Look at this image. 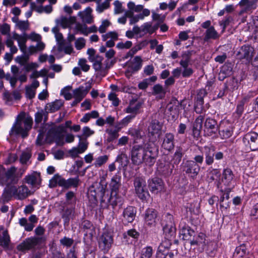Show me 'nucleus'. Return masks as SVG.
<instances>
[{
  "instance_id": "nucleus-2",
  "label": "nucleus",
  "mask_w": 258,
  "mask_h": 258,
  "mask_svg": "<svg viewBox=\"0 0 258 258\" xmlns=\"http://www.w3.org/2000/svg\"><path fill=\"white\" fill-rule=\"evenodd\" d=\"M32 123L33 119L31 116H26L24 113L21 114L17 116L10 131V135L15 133L16 135H21L23 138H25L32 128Z\"/></svg>"
},
{
  "instance_id": "nucleus-17",
  "label": "nucleus",
  "mask_w": 258,
  "mask_h": 258,
  "mask_svg": "<svg viewBox=\"0 0 258 258\" xmlns=\"http://www.w3.org/2000/svg\"><path fill=\"white\" fill-rule=\"evenodd\" d=\"M167 219L169 220V223L166 224L163 226V231L166 238L169 239L174 237L175 235L176 228L173 222V217L171 215H168Z\"/></svg>"
},
{
  "instance_id": "nucleus-45",
  "label": "nucleus",
  "mask_w": 258,
  "mask_h": 258,
  "mask_svg": "<svg viewBox=\"0 0 258 258\" xmlns=\"http://www.w3.org/2000/svg\"><path fill=\"white\" fill-rule=\"evenodd\" d=\"M173 166L170 168V165L167 164L163 166L162 164L159 165L158 169V170L162 173V174L165 175H168L172 172Z\"/></svg>"
},
{
  "instance_id": "nucleus-7",
  "label": "nucleus",
  "mask_w": 258,
  "mask_h": 258,
  "mask_svg": "<svg viewBox=\"0 0 258 258\" xmlns=\"http://www.w3.org/2000/svg\"><path fill=\"white\" fill-rule=\"evenodd\" d=\"M255 50L253 47L249 45L242 46L236 53V56L239 59H245L247 62H250L254 54Z\"/></svg>"
},
{
  "instance_id": "nucleus-35",
  "label": "nucleus",
  "mask_w": 258,
  "mask_h": 258,
  "mask_svg": "<svg viewBox=\"0 0 258 258\" xmlns=\"http://www.w3.org/2000/svg\"><path fill=\"white\" fill-rule=\"evenodd\" d=\"M180 234L182 236V238L184 240H190L191 242V237L195 234V231L189 226H184L180 231Z\"/></svg>"
},
{
  "instance_id": "nucleus-6",
  "label": "nucleus",
  "mask_w": 258,
  "mask_h": 258,
  "mask_svg": "<svg viewBox=\"0 0 258 258\" xmlns=\"http://www.w3.org/2000/svg\"><path fill=\"white\" fill-rule=\"evenodd\" d=\"M72 121L68 120L65 123V126L63 124L51 128L48 132V135L54 140L57 144L61 143L63 144V133L66 132L65 127L71 128Z\"/></svg>"
},
{
  "instance_id": "nucleus-14",
  "label": "nucleus",
  "mask_w": 258,
  "mask_h": 258,
  "mask_svg": "<svg viewBox=\"0 0 258 258\" xmlns=\"http://www.w3.org/2000/svg\"><path fill=\"white\" fill-rule=\"evenodd\" d=\"M43 238L40 237H32L26 239L23 242L21 243L17 246V249L19 251H24L29 250L35 246H36L42 240ZM44 240V238H43Z\"/></svg>"
},
{
  "instance_id": "nucleus-3",
  "label": "nucleus",
  "mask_w": 258,
  "mask_h": 258,
  "mask_svg": "<svg viewBox=\"0 0 258 258\" xmlns=\"http://www.w3.org/2000/svg\"><path fill=\"white\" fill-rule=\"evenodd\" d=\"M81 182L79 176L66 179L59 174H56L49 180V186L52 188L58 185L63 188L69 189L78 187Z\"/></svg>"
},
{
  "instance_id": "nucleus-55",
  "label": "nucleus",
  "mask_w": 258,
  "mask_h": 258,
  "mask_svg": "<svg viewBox=\"0 0 258 258\" xmlns=\"http://www.w3.org/2000/svg\"><path fill=\"white\" fill-rule=\"evenodd\" d=\"M60 243L64 246L71 247L74 243V240L67 237H64L60 239Z\"/></svg>"
},
{
  "instance_id": "nucleus-41",
  "label": "nucleus",
  "mask_w": 258,
  "mask_h": 258,
  "mask_svg": "<svg viewBox=\"0 0 258 258\" xmlns=\"http://www.w3.org/2000/svg\"><path fill=\"white\" fill-rule=\"evenodd\" d=\"M73 93L74 98H76L81 101L87 95V91H84V87H80L75 89Z\"/></svg>"
},
{
  "instance_id": "nucleus-42",
  "label": "nucleus",
  "mask_w": 258,
  "mask_h": 258,
  "mask_svg": "<svg viewBox=\"0 0 258 258\" xmlns=\"http://www.w3.org/2000/svg\"><path fill=\"white\" fill-rule=\"evenodd\" d=\"M153 250L151 246H146L141 250L139 258H151L153 255Z\"/></svg>"
},
{
  "instance_id": "nucleus-13",
  "label": "nucleus",
  "mask_w": 258,
  "mask_h": 258,
  "mask_svg": "<svg viewBox=\"0 0 258 258\" xmlns=\"http://www.w3.org/2000/svg\"><path fill=\"white\" fill-rule=\"evenodd\" d=\"M17 168L14 167H11L5 173V181L4 184L9 186L15 185L18 182L19 177L16 174Z\"/></svg>"
},
{
  "instance_id": "nucleus-53",
  "label": "nucleus",
  "mask_w": 258,
  "mask_h": 258,
  "mask_svg": "<svg viewBox=\"0 0 258 258\" xmlns=\"http://www.w3.org/2000/svg\"><path fill=\"white\" fill-rule=\"evenodd\" d=\"M109 100L112 102L114 106H117L119 104V100L117 98L116 94L114 92H110L108 96Z\"/></svg>"
},
{
  "instance_id": "nucleus-9",
  "label": "nucleus",
  "mask_w": 258,
  "mask_h": 258,
  "mask_svg": "<svg viewBox=\"0 0 258 258\" xmlns=\"http://www.w3.org/2000/svg\"><path fill=\"white\" fill-rule=\"evenodd\" d=\"M243 141L251 151L258 150V134L255 132L247 133L243 138Z\"/></svg>"
},
{
  "instance_id": "nucleus-62",
  "label": "nucleus",
  "mask_w": 258,
  "mask_h": 258,
  "mask_svg": "<svg viewBox=\"0 0 258 258\" xmlns=\"http://www.w3.org/2000/svg\"><path fill=\"white\" fill-rule=\"evenodd\" d=\"M57 24H60L63 28L68 27L70 23V21L67 17H62L56 21Z\"/></svg>"
},
{
  "instance_id": "nucleus-51",
  "label": "nucleus",
  "mask_w": 258,
  "mask_h": 258,
  "mask_svg": "<svg viewBox=\"0 0 258 258\" xmlns=\"http://www.w3.org/2000/svg\"><path fill=\"white\" fill-rule=\"evenodd\" d=\"M106 132L109 135V137L108 139L109 141H112L117 139L119 136V134L118 133V131H117L116 130L107 129L106 130Z\"/></svg>"
},
{
  "instance_id": "nucleus-43",
  "label": "nucleus",
  "mask_w": 258,
  "mask_h": 258,
  "mask_svg": "<svg viewBox=\"0 0 258 258\" xmlns=\"http://www.w3.org/2000/svg\"><path fill=\"white\" fill-rule=\"evenodd\" d=\"M206 235L203 233H200L196 239H194L190 242L191 245L204 246L205 245Z\"/></svg>"
},
{
  "instance_id": "nucleus-39",
  "label": "nucleus",
  "mask_w": 258,
  "mask_h": 258,
  "mask_svg": "<svg viewBox=\"0 0 258 258\" xmlns=\"http://www.w3.org/2000/svg\"><path fill=\"white\" fill-rule=\"evenodd\" d=\"M191 55V51L188 50L183 52L181 55L182 59L179 62L180 65L183 68H187L189 64Z\"/></svg>"
},
{
  "instance_id": "nucleus-28",
  "label": "nucleus",
  "mask_w": 258,
  "mask_h": 258,
  "mask_svg": "<svg viewBox=\"0 0 258 258\" xmlns=\"http://www.w3.org/2000/svg\"><path fill=\"white\" fill-rule=\"evenodd\" d=\"M108 202L114 208L118 205H121L123 202V198L119 196L117 192H111Z\"/></svg>"
},
{
  "instance_id": "nucleus-20",
  "label": "nucleus",
  "mask_w": 258,
  "mask_h": 258,
  "mask_svg": "<svg viewBox=\"0 0 258 258\" xmlns=\"http://www.w3.org/2000/svg\"><path fill=\"white\" fill-rule=\"evenodd\" d=\"M148 185L151 192L158 193L163 188V182L159 178L155 177L148 180Z\"/></svg>"
},
{
  "instance_id": "nucleus-24",
  "label": "nucleus",
  "mask_w": 258,
  "mask_h": 258,
  "mask_svg": "<svg viewBox=\"0 0 258 258\" xmlns=\"http://www.w3.org/2000/svg\"><path fill=\"white\" fill-rule=\"evenodd\" d=\"M249 251L245 244H242L236 247L233 254V258H245L248 256Z\"/></svg>"
},
{
  "instance_id": "nucleus-22",
  "label": "nucleus",
  "mask_w": 258,
  "mask_h": 258,
  "mask_svg": "<svg viewBox=\"0 0 258 258\" xmlns=\"http://www.w3.org/2000/svg\"><path fill=\"white\" fill-rule=\"evenodd\" d=\"M142 59L141 56H136L128 63V69L132 72L138 71L142 66Z\"/></svg>"
},
{
  "instance_id": "nucleus-30",
  "label": "nucleus",
  "mask_w": 258,
  "mask_h": 258,
  "mask_svg": "<svg viewBox=\"0 0 258 258\" xmlns=\"http://www.w3.org/2000/svg\"><path fill=\"white\" fill-rule=\"evenodd\" d=\"M162 128V125L160 122L154 119L152 121L148 127L149 134L153 136L158 134Z\"/></svg>"
},
{
  "instance_id": "nucleus-61",
  "label": "nucleus",
  "mask_w": 258,
  "mask_h": 258,
  "mask_svg": "<svg viewBox=\"0 0 258 258\" xmlns=\"http://www.w3.org/2000/svg\"><path fill=\"white\" fill-rule=\"evenodd\" d=\"M110 23L107 20H103L102 22L101 25L98 28V31L100 33H105L107 28L110 25Z\"/></svg>"
},
{
  "instance_id": "nucleus-60",
  "label": "nucleus",
  "mask_w": 258,
  "mask_h": 258,
  "mask_svg": "<svg viewBox=\"0 0 258 258\" xmlns=\"http://www.w3.org/2000/svg\"><path fill=\"white\" fill-rule=\"evenodd\" d=\"M135 117V115H128L120 120L119 124L122 126H126Z\"/></svg>"
},
{
  "instance_id": "nucleus-11",
  "label": "nucleus",
  "mask_w": 258,
  "mask_h": 258,
  "mask_svg": "<svg viewBox=\"0 0 258 258\" xmlns=\"http://www.w3.org/2000/svg\"><path fill=\"white\" fill-rule=\"evenodd\" d=\"M218 131L217 121L211 117L206 118L204 125V132L205 136H212L215 135Z\"/></svg>"
},
{
  "instance_id": "nucleus-33",
  "label": "nucleus",
  "mask_w": 258,
  "mask_h": 258,
  "mask_svg": "<svg viewBox=\"0 0 258 258\" xmlns=\"http://www.w3.org/2000/svg\"><path fill=\"white\" fill-rule=\"evenodd\" d=\"M152 91V94L156 96L157 98L160 99L164 98L166 93L165 89L159 84L155 85L153 87Z\"/></svg>"
},
{
  "instance_id": "nucleus-19",
  "label": "nucleus",
  "mask_w": 258,
  "mask_h": 258,
  "mask_svg": "<svg viewBox=\"0 0 258 258\" xmlns=\"http://www.w3.org/2000/svg\"><path fill=\"white\" fill-rule=\"evenodd\" d=\"M24 180L26 183L34 187L39 185L41 180L40 173L37 172H33L31 174L26 175Z\"/></svg>"
},
{
  "instance_id": "nucleus-10",
  "label": "nucleus",
  "mask_w": 258,
  "mask_h": 258,
  "mask_svg": "<svg viewBox=\"0 0 258 258\" xmlns=\"http://www.w3.org/2000/svg\"><path fill=\"white\" fill-rule=\"evenodd\" d=\"M113 241V237L111 234L108 232H104L99 239V248L103 252L106 253L110 249Z\"/></svg>"
},
{
  "instance_id": "nucleus-49",
  "label": "nucleus",
  "mask_w": 258,
  "mask_h": 258,
  "mask_svg": "<svg viewBox=\"0 0 258 258\" xmlns=\"http://www.w3.org/2000/svg\"><path fill=\"white\" fill-rule=\"evenodd\" d=\"M108 160V156L107 155H103L98 157L96 159L94 165L96 167L101 166L102 165L105 164Z\"/></svg>"
},
{
  "instance_id": "nucleus-8",
  "label": "nucleus",
  "mask_w": 258,
  "mask_h": 258,
  "mask_svg": "<svg viewBox=\"0 0 258 258\" xmlns=\"http://www.w3.org/2000/svg\"><path fill=\"white\" fill-rule=\"evenodd\" d=\"M10 192L16 199L22 200L30 195V190L25 185H22L18 187L12 186L10 188Z\"/></svg>"
},
{
  "instance_id": "nucleus-64",
  "label": "nucleus",
  "mask_w": 258,
  "mask_h": 258,
  "mask_svg": "<svg viewBox=\"0 0 258 258\" xmlns=\"http://www.w3.org/2000/svg\"><path fill=\"white\" fill-rule=\"evenodd\" d=\"M85 46V40L80 37L78 38L75 42V47L77 50H81Z\"/></svg>"
},
{
  "instance_id": "nucleus-37",
  "label": "nucleus",
  "mask_w": 258,
  "mask_h": 258,
  "mask_svg": "<svg viewBox=\"0 0 258 258\" xmlns=\"http://www.w3.org/2000/svg\"><path fill=\"white\" fill-rule=\"evenodd\" d=\"M112 0H105L102 2V0H96L97 5L96 11L98 13H102L105 10L108 9L110 7V2Z\"/></svg>"
},
{
  "instance_id": "nucleus-36",
  "label": "nucleus",
  "mask_w": 258,
  "mask_h": 258,
  "mask_svg": "<svg viewBox=\"0 0 258 258\" xmlns=\"http://www.w3.org/2000/svg\"><path fill=\"white\" fill-rule=\"evenodd\" d=\"M206 151L204 153L205 163L206 165H211L214 162V149L208 147H205Z\"/></svg>"
},
{
  "instance_id": "nucleus-12",
  "label": "nucleus",
  "mask_w": 258,
  "mask_h": 258,
  "mask_svg": "<svg viewBox=\"0 0 258 258\" xmlns=\"http://www.w3.org/2000/svg\"><path fill=\"white\" fill-rule=\"evenodd\" d=\"M182 168L186 173L188 174L193 178L197 176L200 170V166L192 160H187L183 163Z\"/></svg>"
},
{
  "instance_id": "nucleus-21",
  "label": "nucleus",
  "mask_w": 258,
  "mask_h": 258,
  "mask_svg": "<svg viewBox=\"0 0 258 258\" xmlns=\"http://www.w3.org/2000/svg\"><path fill=\"white\" fill-rule=\"evenodd\" d=\"M174 136L172 134H166L163 138L162 147L166 150L170 151L174 147Z\"/></svg>"
},
{
  "instance_id": "nucleus-54",
  "label": "nucleus",
  "mask_w": 258,
  "mask_h": 258,
  "mask_svg": "<svg viewBox=\"0 0 258 258\" xmlns=\"http://www.w3.org/2000/svg\"><path fill=\"white\" fill-rule=\"evenodd\" d=\"M220 173L217 169H212L209 172V179L210 181H213L219 177Z\"/></svg>"
},
{
  "instance_id": "nucleus-23",
  "label": "nucleus",
  "mask_w": 258,
  "mask_h": 258,
  "mask_svg": "<svg viewBox=\"0 0 258 258\" xmlns=\"http://www.w3.org/2000/svg\"><path fill=\"white\" fill-rule=\"evenodd\" d=\"M121 176L119 173L112 177L109 184L111 192H118L121 185Z\"/></svg>"
},
{
  "instance_id": "nucleus-46",
  "label": "nucleus",
  "mask_w": 258,
  "mask_h": 258,
  "mask_svg": "<svg viewBox=\"0 0 258 258\" xmlns=\"http://www.w3.org/2000/svg\"><path fill=\"white\" fill-rule=\"evenodd\" d=\"M140 236V233L135 229H131L127 230L126 232L123 233V238H127L131 237L135 239H137Z\"/></svg>"
},
{
  "instance_id": "nucleus-4",
  "label": "nucleus",
  "mask_w": 258,
  "mask_h": 258,
  "mask_svg": "<svg viewBox=\"0 0 258 258\" xmlns=\"http://www.w3.org/2000/svg\"><path fill=\"white\" fill-rule=\"evenodd\" d=\"M91 62H93V67L97 75L104 77L108 70L114 64L112 60L104 59L103 56L96 55Z\"/></svg>"
},
{
  "instance_id": "nucleus-31",
  "label": "nucleus",
  "mask_w": 258,
  "mask_h": 258,
  "mask_svg": "<svg viewBox=\"0 0 258 258\" xmlns=\"http://www.w3.org/2000/svg\"><path fill=\"white\" fill-rule=\"evenodd\" d=\"M105 189L103 186L99 184V187L97 189L95 188V186L92 185L90 187L89 192L92 196L94 200H96L97 197H102L104 194Z\"/></svg>"
},
{
  "instance_id": "nucleus-59",
  "label": "nucleus",
  "mask_w": 258,
  "mask_h": 258,
  "mask_svg": "<svg viewBox=\"0 0 258 258\" xmlns=\"http://www.w3.org/2000/svg\"><path fill=\"white\" fill-rule=\"evenodd\" d=\"M129 135L133 137L135 140L141 139L142 138V135L140 130L131 128L128 130Z\"/></svg>"
},
{
  "instance_id": "nucleus-34",
  "label": "nucleus",
  "mask_w": 258,
  "mask_h": 258,
  "mask_svg": "<svg viewBox=\"0 0 258 258\" xmlns=\"http://www.w3.org/2000/svg\"><path fill=\"white\" fill-rule=\"evenodd\" d=\"M63 103L60 100H56L54 102L47 103L45 107L47 112H54L60 109Z\"/></svg>"
},
{
  "instance_id": "nucleus-25",
  "label": "nucleus",
  "mask_w": 258,
  "mask_h": 258,
  "mask_svg": "<svg viewBox=\"0 0 258 258\" xmlns=\"http://www.w3.org/2000/svg\"><path fill=\"white\" fill-rule=\"evenodd\" d=\"M238 5L243 7L241 13L250 12L256 8V3L254 1L241 0Z\"/></svg>"
},
{
  "instance_id": "nucleus-27",
  "label": "nucleus",
  "mask_w": 258,
  "mask_h": 258,
  "mask_svg": "<svg viewBox=\"0 0 258 258\" xmlns=\"http://www.w3.org/2000/svg\"><path fill=\"white\" fill-rule=\"evenodd\" d=\"M92 10L90 8H87L84 11L78 13V15L81 17L83 22L91 24L93 22V19L91 15Z\"/></svg>"
},
{
  "instance_id": "nucleus-50",
  "label": "nucleus",
  "mask_w": 258,
  "mask_h": 258,
  "mask_svg": "<svg viewBox=\"0 0 258 258\" xmlns=\"http://www.w3.org/2000/svg\"><path fill=\"white\" fill-rule=\"evenodd\" d=\"M127 7L128 9L133 10L134 12L138 13L141 12L144 8V6L141 5L136 6L135 3L133 2H130L127 4Z\"/></svg>"
},
{
  "instance_id": "nucleus-47",
  "label": "nucleus",
  "mask_w": 258,
  "mask_h": 258,
  "mask_svg": "<svg viewBox=\"0 0 258 258\" xmlns=\"http://www.w3.org/2000/svg\"><path fill=\"white\" fill-rule=\"evenodd\" d=\"M13 38L18 42V44L26 43L28 39V35L25 33L21 35L15 33L13 35Z\"/></svg>"
},
{
  "instance_id": "nucleus-56",
  "label": "nucleus",
  "mask_w": 258,
  "mask_h": 258,
  "mask_svg": "<svg viewBox=\"0 0 258 258\" xmlns=\"http://www.w3.org/2000/svg\"><path fill=\"white\" fill-rule=\"evenodd\" d=\"M17 26L22 31H25L28 29L29 24L28 21H18Z\"/></svg>"
},
{
  "instance_id": "nucleus-32",
  "label": "nucleus",
  "mask_w": 258,
  "mask_h": 258,
  "mask_svg": "<svg viewBox=\"0 0 258 258\" xmlns=\"http://www.w3.org/2000/svg\"><path fill=\"white\" fill-rule=\"evenodd\" d=\"M219 37V34L215 29L214 27L211 26L206 30L204 40L205 41H208L210 39H217Z\"/></svg>"
},
{
  "instance_id": "nucleus-40",
  "label": "nucleus",
  "mask_w": 258,
  "mask_h": 258,
  "mask_svg": "<svg viewBox=\"0 0 258 258\" xmlns=\"http://www.w3.org/2000/svg\"><path fill=\"white\" fill-rule=\"evenodd\" d=\"M141 103L138 102L136 104L133 103H130L128 106L125 109V112L127 113H131L132 115H135V116L138 113L139 110L141 108Z\"/></svg>"
},
{
  "instance_id": "nucleus-58",
  "label": "nucleus",
  "mask_w": 258,
  "mask_h": 258,
  "mask_svg": "<svg viewBox=\"0 0 258 258\" xmlns=\"http://www.w3.org/2000/svg\"><path fill=\"white\" fill-rule=\"evenodd\" d=\"M143 45L142 44H139L134 47H133L130 51L127 53L126 58L133 56L136 54L139 50L142 49Z\"/></svg>"
},
{
  "instance_id": "nucleus-48",
  "label": "nucleus",
  "mask_w": 258,
  "mask_h": 258,
  "mask_svg": "<svg viewBox=\"0 0 258 258\" xmlns=\"http://www.w3.org/2000/svg\"><path fill=\"white\" fill-rule=\"evenodd\" d=\"M75 29L76 30V34L80 32V34L84 35H88L89 31H88V27L85 24H77L76 26Z\"/></svg>"
},
{
  "instance_id": "nucleus-38",
  "label": "nucleus",
  "mask_w": 258,
  "mask_h": 258,
  "mask_svg": "<svg viewBox=\"0 0 258 258\" xmlns=\"http://www.w3.org/2000/svg\"><path fill=\"white\" fill-rule=\"evenodd\" d=\"M182 156V149L180 147H177L171 160V163L173 164V167H174V165H178L180 162Z\"/></svg>"
},
{
  "instance_id": "nucleus-16",
  "label": "nucleus",
  "mask_w": 258,
  "mask_h": 258,
  "mask_svg": "<svg viewBox=\"0 0 258 258\" xmlns=\"http://www.w3.org/2000/svg\"><path fill=\"white\" fill-rule=\"evenodd\" d=\"M234 177L232 170L230 168H226L223 170L221 181L226 186H234Z\"/></svg>"
},
{
  "instance_id": "nucleus-26",
  "label": "nucleus",
  "mask_w": 258,
  "mask_h": 258,
  "mask_svg": "<svg viewBox=\"0 0 258 258\" xmlns=\"http://www.w3.org/2000/svg\"><path fill=\"white\" fill-rule=\"evenodd\" d=\"M204 119V116L203 115H199L196 118L193 124V135L195 137H198L200 136Z\"/></svg>"
},
{
  "instance_id": "nucleus-18",
  "label": "nucleus",
  "mask_w": 258,
  "mask_h": 258,
  "mask_svg": "<svg viewBox=\"0 0 258 258\" xmlns=\"http://www.w3.org/2000/svg\"><path fill=\"white\" fill-rule=\"evenodd\" d=\"M157 216V211L154 209L148 208L144 214V220L145 224L150 226H155Z\"/></svg>"
},
{
  "instance_id": "nucleus-57",
  "label": "nucleus",
  "mask_w": 258,
  "mask_h": 258,
  "mask_svg": "<svg viewBox=\"0 0 258 258\" xmlns=\"http://www.w3.org/2000/svg\"><path fill=\"white\" fill-rule=\"evenodd\" d=\"M168 246L165 245L164 242L160 243L158 247V249L156 252L157 258H162L163 255L161 254L160 251L167 252Z\"/></svg>"
},
{
  "instance_id": "nucleus-29",
  "label": "nucleus",
  "mask_w": 258,
  "mask_h": 258,
  "mask_svg": "<svg viewBox=\"0 0 258 258\" xmlns=\"http://www.w3.org/2000/svg\"><path fill=\"white\" fill-rule=\"evenodd\" d=\"M168 110L174 114H178L181 107V104L176 99L172 98L168 105Z\"/></svg>"
},
{
  "instance_id": "nucleus-52",
  "label": "nucleus",
  "mask_w": 258,
  "mask_h": 258,
  "mask_svg": "<svg viewBox=\"0 0 258 258\" xmlns=\"http://www.w3.org/2000/svg\"><path fill=\"white\" fill-rule=\"evenodd\" d=\"M6 44L7 47H9L10 49V53L12 54H14L18 51V48L17 47L14 45V41L11 38H8L7 39L6 41Z\"/></svg>"
},
{
  "instance_id": "nucleus-5",
  "label": "nucleus",
  "mask_w": 258,
  "mask_h": 258,
  "mask_svg": "<svg viewBox=\"0 0 258 258\" xmlns=\"http://www.w3.org/2000/svg\"><path fill=\"white\" fill-rule=\"evenodd\" d=\"M134 185L136 193L141 200L144 201L149 197L146 181L144 178L136 177L134 181Z\"/></svg>"
},
{
  "instance_id": "nucleus-63",
  "label": "nucleus",
  "mask_w": 258,
  "mask_h": 258,
  "mask_svg": "<svg viewBox=\"0 0 258 258\" xmlns=\"http://www.w3.org/2000/svg\"><path fill=\"white\" fill-rule=\"evenodd\" d=\"M26 95L29 99L33 98L35 96V90L29 86L26 87Z\"/></svg>"
},
{
  "instance_id": "nucleus-44",
  "label": "nucleus",
  "mask_w": 258,
  "mask_h": 258,
  "mask_svg": "<svg viewBox=\"0 0 258 258\" xmlns=\"http://www.w3.org/2000/svg\"><path fill=\"white\" fill-rule=\"evenodd\" d=\"M204 99L202 97H198L195 104L194 109L197 113L200 114L203 109Z\"/></svg>"
},
{
  "instance_id": "nucleus-1",
  "label": "nucleus",
  "mask_w": 258,
  "mask_h": 258,
  "mask_svg": "<svg viewBox=\"0 0 258 258\" xmlns=\"http://www.w3.org/2000/svg\"><path fill=\"white\" fill-rule=\"evenodd\" d=\"M158 148L153 143L134 145L131 150V160L134 164L140 165L145 163L152 166L156 162L158 156Z\"/></svg>"
},
{
  "instance_id": "nucleus-15",
  "label": "nucleus",
  "mask_w": 258,
  "mask_h": 258,
  "mask_svg": "<svg viewBox=\"0 0 258 258\" xmlns=\"http://www.w3.org/2000/svg\"><path fill=\"white\" fill-rule=\"evenodd\" d=\"M137 210L133 206H128L125 208L122 213V221L124 223H132L136 216Z\"/></svg>"
}]
</instances>
